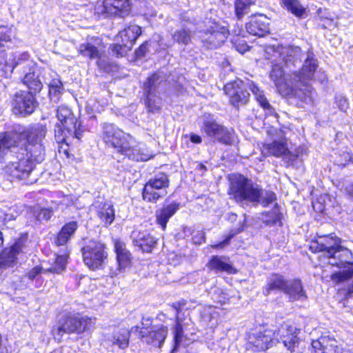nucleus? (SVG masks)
<instances>
[{"label": "nucleus", "mask_w": 353, "mask_h": 353, "mask_svg": "<svg viewBox=\"0 0 353 353\" xmlns=\"http://www.w3.org/2000/svg\"><path fill=\"white\" fill-rule=\"evenodd\" d=\"M352 294H353V283L352 285H350L347 288V295L352 296Z\"/></svg>", "instance_id": "obj_59"}, {"label": "nucleus", "mask_w": 353, "mask_h": 353, "mask_svg": "<svg viewBox=\"0 0 353 353\" xmlns=\"http://www.w3.org/2000/svg\"><path fill=\"white\" fill-rule=\"evenodd\" d=\"M165 77L161 72L154 73L149 77L143 86L145 94L157 95L158 90L165 83Z\"/></svg>", "instance_id": "obj_29"}, {"label": "nucleus", "mask_w": 353, "mask_h": 353, "mask_svg": "<svg viewBox=\"0 0 353 353\" xmlns=\"http://www.w3.org/2000/svg\"><path fill=\"white\" fill-rule=\"evenodd\" d=\"M102 139L108 146L113 148L119 152L123 146L127 145V141L131 135L125 133L116 125L110 123H103L102 125Z\"/></svg>", "instance_id": "obj_14"}, {"label": "nucleus", "mask_w": 353, "mask_h": 353, "mask_svg": "<svg viewBox=\"0 0 353 353\" xmlns=\"http://www.w3.org/2000/svg\"><path fill=\"white\" fill-rule=\"evenodd\" d=\"M130 333H133L130 330L125 328L117 329L114 331L112 336H108V340L112 345H117L119 348L124 350L129 345V339Z\"/></svg>", "instance_id": "obj_32"}, {"label": "nucleus", "mask_w": 353, "mask_h": 353, "mask_svg": "<svg viewBox=\"0 0 353 353\" xmlns=\"http://www.w3.org/2000/svg\"><path fill=\"white\" fill-rule=\"evenodd\" d=\"M130 11V0H103L97 1L94 12L104 17L128 15Z\"/></svg>", "instance_id": "obj_15"}, {"label": "nucleus", "mask_w": 353, "mask_h": 353, "mask_svg": "<svg viewBox=\"0 0 353 353\" xmlns=\"http://www.w3.org/2000/svg\"><path fill=\"white\" fill-rule=\"evenodd\" d=\"M46 83L48 84V88H50V86H52V88L63 87V83L59 79L54 78Z\"/></svg>", "instance_id": "obj_52"}, {"label": "nucleus", "mask_w": 353, "mask_h": 353, "mask_svg": "<svg viewBox=\"0 0 353 353\" xmlns=\"http://www.w3.org/2000/svg\"><path fill=\"white\" fill-rule=\"evenodd\" d=\"M63 86L56 88H52V86H50L48 92L50 101L54 103H57L59 100L61 94L63 93Z\"/></svg>", "instance_id": "obj_46"}, {"label": "nucleus", "mask_w": 353, "mask_h": 353, "mask_svg": "<svg viewBox=\"0 0 353 353\" xmlns=\"http://www.w3.org/2000/svg\"><path fill=\"white\" fill-rule=\"evenodd\" d=\"M78 52L90 59H97L98 66L103 70L107 69L105 59L102 58L101 40L99 38L92 37L81 43L78 48Z\"/></svg>", "instance_id": "obj_18"}, {"label": "nucleus", "mask_w": 353, "mask_h": 353, "mask_svg": "<svg viewBox=\"0 0 353 353\" xmlns=\"http://www.w3.org/2000/svg\"><path fill=\"white\" fill-rule=\"evenodd\" d=\"M97 216L104 225H110L115 218L113 205L109 203L99 204L97 206Z\"/></svg>", "instance_id": "obj_35"}, {"label": "nucleus", "mask_w": 353, "mask_h": 353, "mask_svg": "<svg viewBox=\"0 0 353 353\" xmlns=\"http://www.w3.org/2000/svg\"><path fill=\"white\" fill-rule=\"evenodd\" d=\"M270 216L272 217V219L269 220L268 221L271 222L273 224H276L278 223H281L282 214L280 212V210L277 205H276L273 210L270 212Z\"/></svg>", "instance_id": "obj_47"}, {"label": "nucleus", "mask_w": 353, "mask_h": 353, "mask_svg": "<svg viewBox=\"0 0 353 353\" xmlns=\"http://www.w3.org/2000/svg\"><path fill=\"white\" fill-rule=\"evenodd\" d=\"M57 118L59 121L54 128V137L58 143L69 144L72 139H80L83 130L72 110L65 105L57 108Z\"/></svg>", "instance_id": "obj_7"}, {"label": "nucleus", "mask_w": 353, "mask_h": 353, "mask_svg": "<svg viewBox=\"0 0 353 353\" xmlns=\"http://www.w3.org/2000/svg\"><path fill=\"white\" fill-rule=\"evenodd\" d=\"M202 123L201 130L208 137L225 145L232 143L233 141L232 132L226 127L219 123L212 115L204 114Z\"/></svg>", "instance_id": "obj_11"}, {"label": "nucleus", "mask_w": 353, "mask_h": 353, "mask_svg": "<svg viewBox=\"0 0 353 353\" xmlns=\"http://www.w3.org/2000/svg\"><path fill=\"white\" fill-rule=\"evenodd\" d=\"M228 35L229 31L225 26L212 23L206 29L200 30L198 37L207 48H216L225 41Z\"/></svg>", "instance_id": "obj_12"}, {"label": "nucleus", "mask_w": 353, "mask_h": 353, "mask_svg": "<svg viewBox=\"0 0 353 353\" xmlns=\"http://www.w3.org/2000/svg\"><path fill=\"white\" fill-rule=\"evenodd\" d=\"M3 234L1 233V232H0V248L3 245Z\"/></svg>", "instance_id": "obj_60"}, {"label": "nucleus", "mask_w": 353, "mask_h": 353, "mask_svg": "<svg viewBox=\"0 0 353 353\" xmlns=\"http://www.w3.org/2000/svg\"><path fill=\"white\" fill-rule=\"evenodd\" d=\"M311 353H348L341 343L330 336H322L311 343Z\"/></svg>", "instance_id": "obj_21"}, {"label": "nucleus", "mask_w": 353, "mask_h": 353, "mask_svg": "<svg viewBox=\"0 0 353 353\" xmlns=\"http://www.w3.org/2000/svg\"><path fill=\"white\" fill-rule=\"evenodd\" d=\"M252 3L251 0H236L235 11L239 19H241L249 11V8Z\"/></svg>", "instance_id": "obj_40"}, {"label": "nucleus", "mask_w": 353, "mask_h": 353, "mask_svg": "<svg viewBox=\"0 0 353 353\" xmlns=\"http://www.w3.org/2000/svg\"><path fill=\"white\" fill-rule=\"evenodd\" d=\"M279 339L290 353L298 348L299 339L295 328L288 324H283L277 330L263 326L252 329L248 333V347L254 352L265 351L279 343Z\"/></svg>", "instance_id": "obj_3"}, {"label": "nucleus", "mask_w": 353, "mask_h": 353, "mask_svg": "<svg viewBox=\"0 0 353 353\" xmlns=\"http://www.w3.org/2000/svg\"><path fill=\"white\" fill-rule=\"evenodd\" d=\"M179 209V203L174 202L162 209L157 211V221L161 225L163 230L166 228L168 220Z\"/></svg>", "instance_id": "obj_31"}, {"label": "nucleus", "mask_w": 353, "mask_h": 353, "mask_svg": "<svg viewBox=\"0 0 353 353\" xmlns=\"http://www.w3.org/2000/svg\"><path fill=\"white\" fill-rule=\"evenodd\" d=\"M205 235L204 232L202 231H198L196 234H194L192 237V240L195 244H201L203 241H204Z\"/></svg>", "instance_id": "obj_51"}, {"label": "nucleus", "mask_w": 353, "mask_h": 353, "mask_svg": "<svg viewBox=\"0 0 353 353\" xmlns=\"http://www.w3.org/2000/svg\"><path fill=\"white\" fill-rule=\"evenodd\" d=\"M339 108L341 110L345 112L348 108V103L345 99H341L338 101Z\"/></svg>", "instance_id": "obj_53"}, {"label": "nucleus", "mask_w": 353, "mask_h": 353, "mask_svg": "<svg viewBox=\"0 0 353 353\" xmlns=\"http://www.w3.org/2000/svg\"><path fill=\"white\" fill-rule=\"evenodd\" d=\"M26 241V237H21L17 239L14 244L10 248L4 249L1 254V263L8 267L12 266L15 263L17 259V255L24 252L25 243Z\"/></svg>", "instance_id": "obj_25"}, {"label": "nucleus", "mask_w": 353, "mask_h": 353, "mask_svg": "<svg viewBox=\"0 0 353 353\" xmlns=\"http://www.w3.org/2000/svg\"><path fill=\"white\" fill-rule=\"evenodd\" d=\"M281 2L289 11L297 17H301L305 12L304 8L298 0H281Z\"/></svg>", "instance_id": "obj_38"}, {"label": "nucleus", "mask_w": 353, "mask_h": 353, "mask_svg": "<svg viewBox=\"0 0 353 353\" xmlns=\"http://www.w3.org/2000/svg\"><path fill=\"white\" fill-rule=\"evenodd\" d=\"M131 332L137 334L148 344L160 347L166 338L168 329L164 325L152 327L150 330L144 327L139 330V326H134L131 328Z\"/></svg>", "instance_id": "obj_16"}, {"label": "nucleus", "mask_w": 353, "mask_h": 353, "mask_svg": "<svg viewBox=\"0 0 353 353\" xmlns=\"http://www.w3.org/2000/svg\"><path fill=\"white\" fill-rule=\"evenodd\" d=\"M14 154H17V156L11 157L12 160L3 168V174L10 180L26 179L33 170L35 161L30 156H26L23 151L17 150L14 151Z\"/></svg>", "instance_id": "obj_9"}, {"label": "nucleus", "mask_w": 353, "mask_h": 353, "mask_svg": "<svg viewBox=\"0 0 353 353\" xmlns=\"http://www.w3.org/2000/svg\"><path fill=\"white\" fill-rule=\"evenodd\" d=\"M38 102L32 92L21 91L14 95L12 101L13 112L23 117L32 114Z\"/></svg>", "instance_id": "obj_17"}, {"label": "nucleus", "mask_w": 353, "mask_h": 353, "mask_svg": "<svg viewBox=\"0 0 353 353\" xmlns=\"http://www.w3.org/2000/svg\"><path fill=\"white\" fill-rule=\"evenodd\" d=\"M261 152L266 156L283 157L284 159L292 162L299 157L298 154H292L289 151L284 141H274L270 144H265L263 145Z\"/></svg>", "instance_id": "obj_24"}, {"label": "nucleus", "mask_w": 353, "mask_h": 353, "mask_svg": "<svg viewBox=\"0 0 353 353\" xmlns=\"http://www.w3.org/2000/svg\"><path fill=\"white\" fill-rule=\"evenodd\" d=\"M208 268L215 272H226L232 273L234 268L232 265L227 261L224 257L214 256L209 261Z\"/></svg>", "instance_id": "obj_36"}, {"label": "nucleus", "mask_w": 353, "mask_h": 353, "mask_svg": "<svg viewBox=\"0 0 353 353\" xmlns=\"http://www.w3.org/2000/svg\"><path fill=\"white\" fill-rule=\"evenodd\" d=\"M187 302L184 299H181L177 302L173 303L171 306L176 310V319H177V316H179V314L181 310V308L186 305Z\"/></svg>", "instance_id": "obj_48"}, {"label": "nucleus", "mask_w": 353, "mask_h": 353, "mask_svg": "<svg viewBox=\"0 0 353 353\" xmlns=\"http://www.w3.org/2000/svg\"><path fill=\"white\" fill-rule=\"evenodd\" d=\"M283 293L287 295L290 301H304L307 299L303 283L298 279L288 280Z\"/></svg>", "instance_id": "obj_26"}, {"label": "nucleus", "mask_w": 353, "mask_h": 353, "mask_svg": "<svg viewBox=\"0 0 353 353\" xmlns=\"http://www.w3.org/2000/svg\"><path fill=\"white\" fill-rule=\"evenodd\" d=\"M190 141L194 143H201L202 141V139L201 136L198 134H192L190 135Z\"/></svg>", "instance_id": "obj_54"}, {"label": "nucleus", "mask_w": 353, "mask_h": 353, "mask_svg": "<svg viewBox=\"0 0 353 353\" xmlns=\"http://www.w3.org/2000/svg\"><path fill=\"white\" fill-rule=\"evenodd\" d=\"M191 32L185 28L177 30L172 34L174 41L183 45H188L191 41Z\"/></svg>", "instance_id": "obj_39"}, {"label": "nucleus", "mask_w": 353, "mask_h": 353, "mask_svg": "<svg viewBox=\"0 0 353 353\" xmlns=\"http://www.w3.org/2000/svg\"><path fill=\"white\" fill-rule=\"evenodd\" d=\"M141 34V29L139 26L130 25L123 30L120 31L117 39H121L131 47L133 46L135 41Z\"/></svg>", "instance_id": "obj_33"}, {"label": "nucleus", "mask_w": 353, "mask_h": 353, "mask_svg": "<svg viewBox=\"0 0 353 353\" xmlns=\"http://www.w3.org/2000/svg\"><path fill=\"white\" fill-rule=\"evenodd\" d=\"M270 19L264 14H254L250 17L245 24L247 32L259 37H264L269 32Z\"/></svg>", "instance_id": "obj_22"}, {"label": "nucleus", "mask_w": 353, "mask_h": 353, "mask_svg": "<svg viewBox=\"0 0 353 353\" xmlns=\"http://www.w3.org/2000/svg\"><path fill=\"white\" fill-rule=\"evenodd\" d=\"M148 42H145L142 45H141L140 47L136 51L137 57H143L145 54L146 52L148 51Z\"/></svg>", "instance_id": "obj_50"}, {"label": "nucleus", "mask_w": 353, "mask_h": 353, "mask_svg": "<svg viewBox=\"0 0 353 353\" xmlns=\"http://www.w3.org/2000/svg\"><path fill=\"white\" fill-rule=\"evenodd\" d=\"M12 59L5 61L0 57V75L7 77L14 69L21 74L23 83L32 93L41 91L43 88L41 72L37 68L35 63L30 59L27 52H16L12 55Z\"/></svg>", "instance_id": "obj_4"}, {"label": "nucleus", "mask_w": 353, "mask_h": 353, "mask_svg": "<svg viewBox=\"0 0 353 353\" xmlns=\"http://www.w3.org/2000/svg\"><path fill=\"white\" fill-rule=\"evenodd\" d=\"M81 254L84 264L90 270L103 269L108 258L105 246L99 241L90 240L82 247Z\"/></svg>", "instance_id": "obj_10"}, {"label": "nucleus", "mask_w": 353, "mask_h": 353, "mask_svg": "<svg viewBox=\"0 0 353 353\" xmlns=\"http://www.w3.org/2000/svg\"><path fill=\"white\" fill-rule=\"evenodd\" d=\"M94 319L88 316H69L62 324L58 326L57 330H54L55 336H62L63 334L82 333L87 330L93 327Z\"/></svg>", "instance_id": "obj_13"}, {"label": "nucleus", "mask_w": 353, "mask_h": 353, "mask_svg": "<svg viewBox=\"0 0 353 353\" xmlns=\"http://www.w3.org/2000/svg\"><path fill=\"white\" fill-rule=\"evenodd\" d=\"M233 236H234V234L228 235L223 241L220 242L219 243L212 245V248L214 249L224 248L225 246H227L230 243V241Z\"/></svg>", "instance_id": "obj_49"}, {"label": "nucleus", "mask_w": 353, "mask_h": 353, "mask_svg": "<svg viewBox=\"0 0 353 353\" xmlns=\"http://www.w3.org/2000/svg\"><path fill=\"white\" fill-rule=\"evenodd\" d=\"M197 170L199 171L205 172L207 170V168L203 163H199L197 165Z\"/></svg>", "instance_id": "obj_58"}, {"label": "nucleus", "mask_w": 353, "mask_h": 353, "mask_svg": "<svg viewBox=\"0 0 353 353\" xmlns=\"http://www.w3.org/2000/svg\"><path fill=\"white\" fill-rule=\"evenodd\" d=\"M153 193L159 194V199L163 198L168 193L167 190H159L158 189H154L152 192Z\"/></svg>", "instance_id": "obj_55"}, {"label": "nucleus", "mask_w": 353, "mask_h": 353, "mask_svg": "<svg viewBox=\"0 0 353 353\" xmlns=\"http://www.w3.org/2000/svg\"><path fill=\"white\" fill-rule=\"evenodd\" d=\"M132 48L123 41H121V43H117L113 46L112 53L117 57H123Z\"/></svg>", "instance_id": "obj_42"}, {"label": "nucleus", "mask_w": 353, "mask_h": 353, "mask_svg": "<svg viewBox=\"0 0 353 353\" xmlns=\"http://www.w3.org/2000/svg\"><path fill=\"white\" fill-rule=\"evenodd\" d=\"M20 135L15 132H6L0 137V161L8 154L10 157L19 146Z\"/></svg>", "instance_id": "obj_23"}, {"label": "nucleus", "mask_w": 353, "mask_h": 353, "mask_svg": "<svg viewBox=\"0 0 353 353\" xmlns=\"http://www.w3.org/2000/svg\"><path fill=\"white\" fill-rule=\"evenodd\" d=\"M2 218H3V216L0 215V219H2ZM3 219L6 220H11V219H15V216L12 214L6 213L4 214Z\"/></svg>", "instance_id": "obj_56"}, {"label": "nucleus", "mask_w": 353, "mask_h": 353, "mask_svg": "<svg viewBox=\"0 0 353 353\" xmlns=\"http://www.w3.org/2000/svg\"><path fill=\"white\" fill-rule=\"evenodd\" d=\"M325 10H323L322 9H319L318 10V14H319V15L321 17H322V18L324 17V18H326V19H330L329 17L325 16Z\"/></svg>", "instance_id": "obj_57"}, {"label": "nucleus", "mask_w": 353, "mask_h": 353, "mask_svg": "<svg viewBox=\"0 0 353 353\" xmlns=\"http://www.w3.org/2000/svg\"><path fill=\"white\" fill-rule=\"evenodd\" d=\"M68 258V252H65L62 254H58L56 258L54 264L52 268L44 270L39 266H36L27 274V276L28 279L32 280L35 279L37 275L41 273H46L48 272L52 273H60L65 270Z\"/></svg>", "instance_id": "obj_27"}, {"label": "nucleus", "mask_w": 353, "mask_h": 353, "mask_svg": "<svg viewBox=\"0 0 353 353\" xmlns=\"http://www.w3.org/2000/svg\"><path fill=\"white\" fill-rule=\"evenodd\" d=\"M53 212L48 208H41L35 210V216L38 221H48L52 216Z\"/></svg>", "instance_id": "obj_44"}, {"label": "nucleus", "mask_w": 353, "mask_h": 353, "mask_svg": "<svg viewBox=\"0 0 353 353\" xmlns=\"http://www.w3.org/2000/svg\"><path fill=\"white\" fill-rule=\"evenodd\" d=\"M340 239L328 235L319 236L310 245L312 252L322 253L321 256L327 260L328 264L343 269L331 276L332 280L337 283L353 276L352 254L350 250L340 245Z\"/></svg>", "instance_id": "obj_2"}, {"label": "nucleus", "mask_w": 353, "mask_h": 353, "mask_svg": "<svg viewBox=\"0 0 353 353\" xmlns=\"http://www.w3.org/2000/svg\"><path fill=\"white\" fill-rule=\"evenodd\" d=\"M78 228V223L75 221L65 223L58 233L55 239V244L58 246L65 245L74 235Z\"/></svg>", "instance_id": "obj_30"}, {"label": "nucleus", "mask_w": 353, "mask_h": 353, "mask_svg": "<svg viewBox=\"0 0 353 353\" xmlns=\"http://www.w3.org/2000/svg\"><path fill=\"white\" fill-rule=\"evenodd\" d=\"M127 142H128V144H125L119 153L126 156L130 159L136 161H145L152 157L145 145L137 142L132 136Z\"/></svg>", "instance_id": "obj_20"}, {"label": "nucleus", "mask_w": 353, "mask_h": 353, "mask_svg": "<svg viewBox=\"0 0 353 353\" xmlns=\"http://www.w3.org/2000/svg\"><path fill=\"white\" fill-rule=\"evenodd\" d=\"M170 181L168 176L165 173H159L150 179L145 184L142 192L143 200L156 203L159 199V194L152 192L154 189L166 190L169 187Z\"/></svg>", "instance_id": "obj_19"}, {"label": "nucleus", "mask_w": 353, "mask_h": 353, "mask_svg": "<svg viewBox=\"0 0 353 353\" xmlns=\"http://www.w3.org/2000/svg\"><path fill=\"white\" fill-rule=\"evenodd\" d=\"M135 243L143 252H150L157 241L150 234H139L135 239Z\"/></svg>", "instance_id": "obj_37"}, {"label": "nucleus", "mask_w": 353, "mask_h": 353, "mask_svg": "<svg viewBox=\"0 0 353 353\" xmlns=\"http://www.w3.org/2000/svg\"><path fill=\"white\" fill-rule=\"evenodd\" d=\"M267 52H273L272 57L275 63L272 65L270 72V79L274 82L279 91L285 95L294 97L305 103H310L313 100V90L308 81L312 79L317 68V61L312 52H308L305 63L301 71L292 72L291 74L285 76L282 63L286 67L295 66L301 63V49L297 46H270Z\"/></svg>", "instance_id": "obj_1"}, {"label": "nucleus", "mask_w": 353, "mask_h": 353, "mask_svg": "<svg viewBox=\"0 0 353 353\" xmlns=\"http://www.w3.org/2000/svg\"><path fill=\"white\" fill-rule=\"evenodd\" d=\"M47 130L44 125L37 123L27 128L20 135L19 144L26 140V147L19 148L18 150L23 151L26 156H30L31 159L37 163H41L45 157V150L42 143L43 139L46 135Z\"/></svg>", "instance_id": "obj_8"}, {"label": "nucleus", "mask_w": 353, "mask_h": 353, "mask_svg": "<svg viewBox=\"0 0 353 353\" xmlns=\"http://www.w3.org/2000/svg\"><path fill=\"white\" fill-rule=\"evenodd\" d=\"M15 33V28L12 26H0V48L4 43L11 41L12 37Z\"/></svg>", "instance_id": "obj_41"}, {"label": "nucleus", "mask_w": 353, "mask_h": 353, "mask_svg": "<svg viewBox=\"0 0 353 353\" xmlns=\"http://www.w3.org/2000/svg\"><path fill=\"white\" fill-rule=\"evenodd\" d=\"M248 88L252 91L260 105L263 109L272 112V108L266 99L263 91L261 90L253 82L245 83L243 81L237 79L228 83L224 86V91L229 97L230 104L239 108L246 105L250 100V94Z\"/></svg>", "instance_id": "obj_6"}, {"label": "nucleus", "mask_w": 353, "mask_h": 353, "mask_svg": "<svg viewBox=\"0 0 353 353\" xmlns=\"http://www.w3.org/2000/svg\"><path fill=\"white\" fill-rule=\"evenodd\" d=\"M183 327L180 323L179 317L177 316V319H176L174 337L175 345H178L181 342V340L183 338Z\"/></svg>", "instance_id": "obj_45"}, {"label": "nucleus", "mask_w": 353, "mask_h": 353, "mask_svg": "<svg viewBox=\"0 0 353 353\" xmlns=\"http://www.w3.org/2000/svg\"><path fill=\"white\" fill-rule=\"evenodd\" d=\"M230 194L237 203L242 205L250 203L266 207L276 201V194L265 190L254 184L243 175H236L231 180Z\"/></svg>", "instance_id": "obj_5"}, {"label": "nucleus", "mask_w": 353, "mask_h": 353, "mask_svg": "<svg viewBox=\"0 0 353 353\" xmlns=\"http://www.w3.org/2000/svg\"><path fill=\"white\" fill-rule=\"evenodd\" d=\"M287 281L283 275L278 274L270 275L267 280V285L263 290L264 294L268 296L273 290H279L284 292Z\"/></svg>", "instance_id": "obj_34"}, {"label": "nucleus", "mask_w": 353, "mask_h": 353, "mask_svg": "<svg viewBox=\"0 0 353 353\" xmlns=\"http://www.w3.org/2000/svg\"><path fill=\"white\" fill-rule=\"evenodd\" d=\"M146 105L149 112H154L159 110V99L157 98V95L145 94Z\"/></svg>", "instance_id": "obj_43"}, {"label": "nucleus", "mask_w": 353, "mask_h": 353, "mask_svg": "<svg viewBox=\"0 0 353 353\" xmlns=\"http://www.w3.org/2000/svg\"><path fill=\"white\" fill-rule=\"evenodd\" d=\"M114 250L117 254L118 270L119 272L123 271L130 266L132 255L127 250L125 244L120 240L114 241Z\"/></svg>", "instance_id": "obj_28"}]
</instances>
